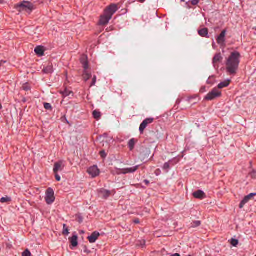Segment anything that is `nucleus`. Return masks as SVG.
Listing matches in <instances>:
<instances>
[{"mask_svg":"<svg viewBox=\"0 0 256 256\" xmlns=\"http://www.w3.org/2000/svg\"><path fill=\"white\" fill-rule=\"evenodd\" d=\"M201 224V222L200 220H196L193 222L191 224L190 228H194L199 226Z\"/></svg>","mask_w":256,"mask_h":256,"instance_id":"nucleus-27","label":"nucleus"},{"mask_svg":"<svg viewBox=\"0 0 256 256\" xmlns=\"http://www.w3.org/2000/svg\"><path fill=\"white\" fill-rule=\"evenodd\" d=\"M4 2V0H0V4H2Z\"/></svg>","mask_w":256,"mask_h":256,"instance_id":"nucleus-51","label":"nucleus"},{"mask_svg":"<svg viewBox=\"0 0 256 256\" xmlns=\"http://www.w3.org/2000/svg\"><path fill=\"white\" fill-rule=\"evenodd\" d=\"M88 172L92 176V177L95 178L99 175L100 170L96 166H90L88 170Z\"/></svg>","mask_w":256,"mask_h":256,"instance_id":"nucleus-11","label":"nucleus"},{"mask_svg":"<svg viewBox=\"0 0 256 256\" xmlns=\"http://www.w3.org/2000/svg\"><path fill=\"white\" fill-rule=\"evenodd\" d=\"M78 236L76 234H73L71 238H69L70 242L71 244V246H72L70 247L71 249H73V248H75L78 246Z\"/></svg>","mask_w":256,"mask_h":256,"instance_id":"nucleus-16","label":"nucleus"},{"mask_svg":"<svg viewBox=\"0 0 256 256\" xmlns=\"http://www.w3.org/2000/svg\"><path fill=\"white\" fill-rule=\"evenodd\" d=\"M249 194L250 196V197L252 198V196H256V193H251V194Z\"/></svg>","mask_w":256,"mask_h":256,"instance_id":"nucleus-48","label":"nucleus"},{"mask_svg":"<svg viewBox=\"0 0 256 256\" xmlns=\"http://www.w3.org/2000/svg\"><path fill=\"white\" fill-rule=\"evenodd\" d=\"M144 183L146 185L148 186L150 184V182L148 180H144Z\"/></svg>","mask_w":256,"mask_h":256,"instance_id":"nucleus-43","label":"nucleus"},{"mask_svg":"<svg viewBox=\"0 0 256 256\" xmlns=\"http://www.w3.org/2000/svg\"><path fill=\"white\" fill-rule=\"evenodd\" d=\"M230 80H224L222 82H220L218 86V88L219 89H222V88H226L227 86H228L230 84Z\"/></svg>","mask_w":256,"mask_h":256,"instance_id":"nucleus-24","label":"nucleus"},{"mask_svg":"<svg viewBox=\"0 0 256 256\" xmlns=\"http://www.w3.org/2000/svg\"><path fill=\"white\" fill-rule=\"evenodd\" d=\"M69 234L68 228L66 227V224H64L63 225V230L62 234L65 236L68 235Z\"/></svg>","mask_w":256,"mask_h":256,"instance_id":"nucleus-30","label":"nucleus"},{"mask_svg":"<svg viewBox=\"0 0 256 256\" xmlns=\"http://www.w3.org/2000/svg\"><path fill=\"white\" fill-rule=\"evenodd\" d=\"M140 165H137L134 167L132 168H122V169H118V172H117V174H130V173H134L136 172L138 168L140 167Z\"/></svg>","mask_w":256,"mask_h":256,"instance_id":"nucleus-6","label":"nucleus"},{"mask_svg":"<svg viewBox=\"0 0 256 256\" xmlns=\"http://www.w3.org/2000/svg\"><path fill=\"white\" fill-rule=\"evenodd\" d=\"M64 164L63 161L60 160L56 162L54 164L53 169L54 172V174H56L58 171H62L64 169Z\"/></svg>","mask_w":256,"mask_h":256,"instance_id":"nucleus-12","label":"nucleus"},{"mask_svg":"<svg viewBox=\"0 0 256 256\" xmlns=\"http://www.w3.org/2000/svg\"><path fill=\"white\" fill-rule=\"evenodd\" d=\"M222 57L220 53H218L215 54L212 58V64L214 68L217 69L218 68V63L222 62Z\"/></svg>","mask_w":256,"mask_h":256,"instance_id":"nucleus-9","label":"nucleus"},{"mask_svg":"<svg viewBox=\"0 0 256 256\" xmlns=\"http://www.w3.org/2000/svg\"><path fill=\"white\" fill-rule=\"evenodd\" d=\"M251 176L252 178H254L256 179V172H252V173H251Z\"/></svg>","mask_w":256,"mask_h":256,"instance_id":"nucleus-41","label":"nucleus"},{"mask_svg":"<svg viewBox=\"0 0 256 256\" xmlns=\"http://www.w3.org/2000/svg\"><path fill=\"white\" fill-rule=\"evenodd\" d=\"M199 2V0H192L191 2V4L193 6H196Z\"/></svg>","mask_w":256,"mask_h":256,"instance_id":"nucleus-38","label":"nucleus"},{"mask_svg":"<svg viewBox=\"0 0 256 256\" xmlns=\"http://www.w3.org/2000/svg\"><path fill=\"white\" fill-rule=\"evenodd\" d=\"M44 108L46 110H52V106L51 104L49 103L44 102Z\"/></svg>","mask_w":256,"mask_h":256,"instance_id":"nucleus-31","label":"nucleus"},{"mask_svg":"<svg viewBox=\"0 0 256 256\" xmlns=\"http://www.w3.org/2000/svg\"><path fill=\"white\" fill-rule=\"evenodd\" d=\"M196 98H197V96H196L188 97V99L186 100V101L188 102H190L192 99Z\"/></svg>","mask_w":256,"mask_h":256,"instance_id":"nucleus-39","label":"nucleus"},{"mask_svg":"<svg viewBox=\"0 0 256 256\" xmlns=\"http://www.w3.org/2000/svg\"><path fill=\"white\" fill-rule=\"evenodd\" d=\"M214 78L213 76H210L208 80H207L206 82L208 84H213V82L212 80V79Z\"/></svg>","mask_w":256,"mask_h":256,"instance_id":"nucleus-37","label":"nucleus"},{"mask_svg":"<svg viewBox=\"0 0 256 256\" xmlns=\"http://www.w3.org/2000/svg\"><path fill=\"white\" fill-rule=\"evenodd\" d=\"M100 155L103 158H105L107 156V154L106 153L105 151L104 150L100 152Z\"/></svg>","mask_w":256,"mask_h":256,"instance_id":"nucleus-35","label":"nucleus"},{"mask_svg":"<svg viewBox=\"0 0 256 256\" xmlns=\"http://www.w3.org/2000/svg\"><path fill=\"white\" fill-rule=\"evenodd\" d=\"M83 78L85 82L88 80L91 76V74H90L87 70H84L83 72Z\"/></svg>","mask_w":256,"mask_h":256,"instance_id":"nucleus-25","label":"nucleus"},{"mask_svg":"<svg viewBox=\"0 0 256 256\" xmlns=\"http://www.w3.org/2000/svg\"><path fill=\"white\" fill-rule=\"evenodd\" d=\"M226 33V30L224 29L222 30L220 34L216 38L217 43L220 46H225Z\"/></svg>","mask_w":256,"mask_h":256,"instance_id":"nucleus-7","label":"nucleus"},{"mask_svg":"<svg viewBox=\"0 0 256 256\" xmlns=\"http://www.w3.org/2000/svg\"><path fill=\"white\" fill-rule=\"evenodd\" d=\"M178 162L176 158L170 160L168 162H165L162 167V169L166 172H168L170 168V165H174Z\"/></svg>","mask_w":256,"mask_h":256,"instance_id":"nucleus-14","label":"nucleus"},{"mask_svg":"<svg viewBox=\"0 0 256 256\" xmlns=\"http://www.w3.org/2000/svg\"><path fill=\"white\" fill-rule=\"evenodd\" d=\"M22 89L25 91H28L30 90V87L29 86L28 84L26 83L22 86Z\"/></svg>","mask_w":256,"mask_h":256,"instance_id":"nucleus-33","label":"nucleus"},{"mask_svg":"<svg viewBox=\"0 0 256 256\" xmlns=\"http://www.w3.org/2000/svg\"><path fill=\"white\" fill-rule=\"evenodd\" d=\"M252 198V197L250 196V194H248V196H244V199L240 202L239 208H242L248 202V201Z\"/></svg>","mask_w":256,"mask_h":256,"instance_id":"nucleus-22","label":"nucleus"},{"mask_svg":"<svg viewBox=\"0 0 256 256\" xmlns=\"http://www.w3.org/2000/svg\"><path fill=\"white\" fill-rule=\"evenodd\" d=\"M118 10V4H111L107 6L104 10V12L106 15H108L111 18L113 14Z\"/></svg>","mask_w":256,"mask_h":256,"instance_id":"nucleus-4","label":"nucleus"},{"mask_svg":"<svg viewBox=\"0 0 256 256\" xmlns=\"http://www.w3.org/2000/svg\"><path fill=\"white\" fill-rule=\"evenodd\" d=\"M171 256H180V254H172Z\"/></svg>","mask_w":256,"mask_h":256,"instance_id":"nucleus-49","label":"nucleus"},{"mask_svg":"<svg viewBox=\"0 0 256 256\" xmlns=\"http://www.w3.org/2000/svg\"><path fill=\"white\" fill-rule=\"evenodd\" d=\"M66 122L68 123V124L69 123V122L66 120Z\"/></svg>","mask_w":256,"mask_h":256,"instance_id":"nucleus-52","label":"nucleus"},{"mask_svg":"<svg viewBox=\"0 0 256 256\" xmlns=\"http://www.w3.org/2000/svg\"><path fill=\"white\" fill-rule=\"evenodd\" d=\"M22 256H31V253L28 249H26L22 252Z\"/></svg>","mask_w":256,"mask_h":256,"instance_id":"nucleus-34","label":"nucleus"},{"mask_svg":"<svg viewBox=\"0 0 256 256\" xmlns=\"http://www.w3.org/2000/svg\"><path fill=\"white\" fill-rule=\"evenodd\" d=\"M11 198L10 197H8V196H6V197H2L0 198V202L2 203H4V202H8L11 201Z\"/></svg>","mask_w":256,"mask_h":256,"instance_id":"nucleus-29","label":"nucleus"},{"mask_svg":"<svg viewBox=\"0 0 256 256\" xmlns=\"http://www.w3.org/2000/svg\"><path fill=\"white\" fill-rule=\"evenodd\" d=\"M200 92H204L206 91V87L205 86H203L201 88H200Z\"/></svg>","mask_w":256,"mask_h":256,"instance_id":"nucleus-46","label":"nucleus"},{"mask_svg":"<svg viewBox=\"0 0 256 256\" xmlns=\"http://www.w3.org/2000/svg\"><path fill=\"white\" fill-rule=\"evenodd\" d=\"M140 245L144 247L146 245V241L144 240H142L140 242Z\"/></svg>","mask_w":256,"mask_h":256,"instance_id":"nucleus-42","label":"nucleus"},{"mask_svg":"<svg viewBox=\"0 0 256 256\" xmlns=\"http://www.w3.org/2000/svg\"><path fill=\"white\" fill-rule=\"evenodd\" d=\"M98 194L100 197L106 199L111 194V192L104 188H100L98 190Z\"/></svg>","mask_w":256,"mask_h":256,"instance_id":"nucleus-13","label":"nucleus"},{"mask_svg":"<svg viewBox=\"0 0 256 256\" xmlns=\"http://www.w3.org/2000/svg\"><path fill=\"white\" fill-rule=\"evenodd\" d=\"M137 140L134 138L130 139L128 142V147L130 150H132L134 148L135 144Z\"/></svg>","mask_w":256,"mask_h":256,"instance_id":"nucleus-23","label":"nucleus"},{"mask_svg":"<svg viewBox=\"0 0 256 256\" xmlns=\"http://www.w3.org/2000/svg\"><path fill=\"white\" fill-rule=\"evenodd\" d=\"M181 102V100L180 99H178L176 101V104H179Z\"/></svg>","mask_w":256,"mask_h":256,"instance_id":"nucleus-47","label":"nucleus"},{"mask_svg":"<svg viewBox=\"0 0 256 256\" xmlns=\"http://www.w3.org/2000/svg\"><path fill=\"white\" fill-rule=\"evenodd\" d=\"M61 93L62 94V96L66 98L70 96L72 92L71 91L68 90L67 89H65Z\"/></svg>","mask_w":256,"mask_h":256,"instance_id":"nucleus-28","label":"nucleus"},{"mask_svg":"<svg viewBox=\"0 0 256 256\" xmlns=\"http://www.w3.org/2000/svg\"><path fill=\"white\" fill-rule=\"evenodd\" d=\"M92 115L95 119L98 120L101 116V113L96 110H94L92 112Z\"/></svg>","mask_w":256,"mask_h":256,"instance_id":"nucleus-26","label":"nucleus"},{"mask_svg":"<svg viewBox=\"0 0 256 256\" xmlns=\"http://www.w3.org/2000/svg\"><path fill=\"white\" fill-rule=\"evenodd\" d=\"M198 34L202 37L206 38H210V36L208 35V30L207 28H203L198 30Z\"/></svg>","mask_w":256,"mask_h":256,"instance_id":"nucleus-20","label":"nucleus"},{"mask_svg":"<svg viewBox=\"0 0 256 256\" xmlns=\"http://www.w3.org/2000/svg\"><path fill=\"white\" fill-rule=\"evenodd\" d=\"M212 46H214V42L212 43Z\"/></svg>","mask_w":256,"mask_h":256,"instance_id":"nucleus-53","label":"nucleus"},{"mask_svg":"<svg viewBox=\"0 0 256 256\" xmlns=\"http://www.w3.org/2000/svg\"><path fill=\"white\" fill-rule=\"evenodd\" d=\"M192 196L194 198L198 199H203L206 198V194L202 190H198L192 194Z\"/></svg>","mask_w":256,"mask_h":256,"instance_id":"nucleus-18","label":"nucleus"},{"mask_svg":"<svg viewBox=\"0 0 256 256\" xmlns=\"http://www.w3.org/2000/svg\"><path fill=\"white\" fill-rule=\"evenodd\" d=\"M140 2L144 3L146 0H138Z\"/></svg>","mask_w":256,"mask_h":256,"instance_id":"nucleus-50","label":"nucleus"},{"mask_svg":"<svg viewBox=\"0 0 256 256\" xmlns=\"http://www.w3.org/2000/svg\"><path fill=\"white\" fill-rule=\"evenodd\" d=\"M43 73L45 74H51L54 72L53 66L52 63H48L46 66H44L42 70Z\"/></svg>","mask_w":256,"mask_h":256,"instance_id":"nucleus-17","label":"nucleus"},{"mask_svg":"<svg viewBox=\"0 0 256 256\" xmlns=\"http://www.w3.org/2000/svg\"><path fill=\"white\" fill-rule=\"evenodd\" d=\"M6 62L4 60H0V66H3L5 63H6Z\"/></svg>","mask_w":256,"mask_h":256,"instance_id":"nucleus-45","label":"nucleus"},{"mask_svg":"<svg viewBox=\"0 0 256 256\" xmlns=\"http://www.w3.org/2000/svg\"><path fill=\"white\" fill-rule=\"evenodd\" d=\"M16 10L20 12H24L30 14L34 10V6L29 1L23 0L14 6Z\"/></svg>","mask_w":256,"mask_h":256,"instance_id":"nucleus-2","label":"nucleus"},{"mask_svg":"<svg viewBox=\"0 0 256 256\" xmlns=\"http://www.w3.org/2000/svg\"><path fill=\"white\" fill-rule=\"evenodd\" d=\"M154 120V118H147L145 119L140 124L139 128V131L141 134H143L144 129L146 128L148 124H152Z\"/></svg>","mask_w":256,"mask_h":256,"instance_id":"nucleus-8","label":"nucleus"},{"mask_svg":"<svg viewBox=\"0 0 256 256\" xmlns=\"http://www.w3.org/2000/svg\"><path fill=\"white\" fill-rule=\"evenodd\" d=\"M241 56L238 51L230 53L226 61V71L230 75L234 76L238 69Z\"/></svg>","mask_w":256,"mask_h":256,"instance_id":"nucleus-1","label":"nucleus"},{"mask_svg":"<svg viewBox=\"0 0 256 256\" xmlns=\"http://www.w3.org/2000/svg\"><path fill=\"white\" fill-rule=\"evenodd\" d=\"M221 95V92L218 90L216 88H214L206 96L204 100H212L217 98L220 97Z\"/></svg>","mask_w":256,"mask_h":256,"instance_id":"nucleus-3","label":"nucleus"},{"mask_svg":"<svg viewBox=\"0 0 256 256\" xmlns=\"http://www.w3.org/2000/svg\"><path fill=\"white\" fill-rule=\"evenodd\" d=\"M100 236V234L97 231H94L90 236L88 237V239L90 243H94L96 242Z\"/></svg>","mask_w":256,"mask_h":256,"instance_id":"nucleus-15","label":"nucleus"},{"mask_svg":"<svg viewBox=\"0 0 256 256\" xmlns=\"http://www.w3.org/2000/svg\"><path fill=\"white\" fill-rule=\"evenodd\" d=\"M238 244V240L236 239L232 238L230 240V244L234 246H236Z\"/></svg>","mask_w":256,"mask_h":256,"instance_id":"nucleus-32","label":"nucleus"},{"mask_svg":"<svg viewBox=\"0 0 256 256\" xmlns=\"http://www.w3.org/2000/svg\"><path fill=\"white\" fill-rule=\"evenodd\" d=\"M111 18L110 16L106 15V13L104 12V14L100 16L98 24L101 26H105L108 23Z\"/></svg>","mask_w":256,"mask_h":256,"instance_id":"nucleus-10","label":"nucleus"},{"mask_svg":"<svg viewBox=\"0 0 256 256\" xmlns=\"http://www.w3.org/2000/svg\"><path fill=\"white\" fill-rule=\"evenodd\" d=\"M45 200L48 204H50L54 202L55 198L52 188H50L46 190Z\"/></svg>","mask_w":256,"mask_h":256,"instance_id":"nucleus-5","label":"nucleus"},{"mask_svg":"<svg viewBox=\"0 0 256 256\" xmlns=\"http://www.w3.org/2000/svg\"><path fill=\"white\" fill-rule=\"evenodd\" d=\"M80 63L82 65V68L84 70H87L88 68V61L87 56H82L80 59Z\"/></svg>","mask_w":256,"mask_h":256,"instance_id":"nucleus-19","label":"nucleus"},{"mask_svg":"<svg viewBox=\"0 0 256 256\" xmlns=\"http://www.w3.org/2000/svg\"><path fill=\"white\" fill-rule=\"evenodd\" d=\"M55 178H56V180L58 182H60L61 180V178H60V176L57 173L56 174H55Z\"/></svg>","mask_w":256,"mask_h":256,"instance_id":"nucleus-40","label":"nucleus"},{"mask_svg":"<svg viewBox=\"0 0 256 256\" xmlns=\"http://www.w3.org/2000/svg\"><path fill=\"white\" fill-rule=\"evenodd\" d=\"M134 224H138L140 223V220L138 218H136L135 220H134Z\"/></svg>","mask_w":256,"mask_h":256,"instance_id":"nucleus-44","label":"nucleus"},{"mask_svg":"<svg viewBox=\"0 0 256 256\" xmlns=\"http://www.w3.org/2000/svg\"><path fill=\"white\" fill-rule=\"evenodd\" d=\"M96 76H94L92 78V82L90 86H94L96 84Z\"/></svg>","mask_w":256,"mask_h":256,"instance_id":"nucleus-36","label":"nucleus"},{"mask_svg":"<svg viewBox=\"0 0 256 256\" xmlns=\"http://www.w3.org/2000/svg\"><path fill=\"white\" fill-rule=\"evenodd\" d=\"M34 52L38 56H42L44 55V47L42 46H37L34 48Z\"/></svg>","mask_w":256,"mask_h":256,"instance_id":"nucleus-21","label":"nucleus"}]
</instances>
